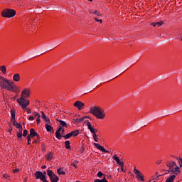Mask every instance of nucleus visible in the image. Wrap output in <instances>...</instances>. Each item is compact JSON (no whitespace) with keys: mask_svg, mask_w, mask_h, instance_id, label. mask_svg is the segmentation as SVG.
Here are the masks:
<instances>
[{"mask_svg":"<svg viewBox=\"0 0 182 182\" xmlns=\"http://www.w3.org/2000/svg\"><path fill=\"white\" fill-rule=\"evenodd\" d=\"M3 177H4V178H9V175H8V174H4L3 175Z\"/></svg>","mask_w":182,"mask_h":182,"instance_id":"46","label":"nucleus"},{"mask_svg":"<svg viewBox=\"0 0 182 182\" xmlns=\"http://www.w3.org/2000/svg\"><path fill=\"white\" fill-rule=\"evenodd\" d=\"M24 182H26L27 181V178H25L24 180H23Z\"/></svg>","mask_w":182,"mask_h":182,"instance_id":"55","label":"nucleus"},{"mask_svg":"<svg viewBox=\"0 0 182 182\" xmlns=\"http://www.w3.org/2000/svg\"><path fill=\"white\" fill-rule=\"evenodd\" d=\"M65 133V128H62V127H59V128L55 132V137L56 139H58V140H60L63 136H64Z\"/></svg>","mask_w":182,"mask_h":182,"instance_id":"8","label":"nucleus"},{"mask_svg":"<svg viewBox=\"0 0 182 182\" xmlns=\"http://www.w3.org/2000/svg\"><path fill=\"white\" fill-rule=\"evenodd\" d=\"M164 23L163 21H159V22H155V23H151V26L156 27V26H161Z\"/></svg>","mask_w":182,"mask_h":182,"instance_id":"20","label":"nucleus"},{"mask_svg":"<svg viewBox=\"0 0 182 182\" xmlns=\"http://www.w3.org/2000/svg\"><path fill=\"white\" fill-rule=\"evenodd\" d=\"M57 173H58V174H59V176H62V175L63 176V175L66 174V173L65 171H62L61 168H58L57 170Z\"/></svg>","mask_w":182,"mask_h":182,"instance_id":"29","label":"nucleus"},{"mask_svg":"<svg viewBox=\"0 0 182 182\" xmlns=\"http://www.w3.org/2000/svg\"><path fill=\"white\" fill-rule=\"evenodd\" d=\"M63 137L65 138V140H68V139H70V137H72V132H70L66 135H63Z\"/></svg>","mask_w":182,"mask_h":182,"instance_id":"28","label":"nucleus"},{"mask_svg":"<svg viewBox=\"0 0 182 182\" xmlns=\"http://www.w3.org/2000/svg\"><path fill=\"white\" fill-rule=\"evenodd\" d=\"M45 127L47 132H52V130H53V128L52 127V126L49 125V124H46Z\"/></svg>","mask_w":182,"mask_h":182,"instance_id":"25","label":"nucleus"},{"mask_svg":"<svg viewBox=\"0 0 182 182\" xmlns=\"http://www.w3.org/2000/svg\"><path fill=\"white\" fill-rule=\"evenodd\" d=\"M167 171H168V172H167V173H166V174H169V173H171V171H170V169H169V170H168Z\"/></svg>","mask_w":182,"mask_h":182,"instance_id":"54","label":"nucleus"},{"mask_svg":"<svg viewBox=\"0 0 182 182\" xmlns=\"http://www.w3.org/2000/svg\"><path fill=\"white\" fill-rule=\"evenodd\" d=\"M156 164H158V166L160 165V164H161V161H160V160H159V161H156Z\"/></svg>","mask_w":182,"mask_h":182,"instance_id":"51","label":"nucleus"},{"mask_svg":"<svg viewBox=\"0 0 182 182\" xmlns=\"http://www.w3.org/2000/svg\"><path fill=\"white\" fill-rule=\"evenodd\" d=\"M112 159L115 160V161L119 164V166H122L123 162L120 161V159H119V156H117V154L114 155L112 156Z\"/></svg>","mask_w":182,"mask_h":182,"instance_id":"16","label":"nucleus"},{"mask_svg":"<svg viewBox=\"0 0 182 182\" xmlns=\"http://www.w3.org/2000/svg\"><path fill=\"white\" fill-rule=\"evenodd\" d=\"M46 160H48V161H50V160H52V159H53V152L48 153L46 156Z\"/></svg>","mask_w":182,"mask_h":182,"instance_id":"18","label":"nucleus"},{"mask_svg":"<svg viewBox=\"0 0 182 182\" xmlns=\"http://www.w3.org/2000/svg\"><path fill=\"white\" fill-rule=\"evenodd\" d=\"M104 176V174L102 173V171H99L98 173H97V177H102V176Z\"/></svg>","mask_w":182,"mask_h":182,"instance_id":"45","label":"nucleus"},{"mask_svg":"<svg viewBox=\"0 0 182 182\" xmlns=\"http://www.w3.org/2000/svg\"><path fill=\"white\" fill-rule=\"evenodd\" d=\"M41 168H43V169L46 168V166H45V165L42 166H41Z\"/></svg>","mask_w":182,"mask_h":182,"instance_id":"53","label":"nucleus"},{"mask_svg":"<svg viewBox=\"0 0 182 182\" xmlns=\"http://www.w3.org/2000/svg\"><path fill=\"white\" fill-rule=\"evenodd\" d=\"M166 167H168L170 171L173 174L178 175L180 173V167L177 166V164L175 161H167L166 164Z\"/></svg>","mask_w":182,"mask_h":182,"instance_id":"4","label":"nucleus"},{"mask_svg":"<svg viewBox=\"0 0 182 182\" xmlns=\"http://www.w3.org/2000/svg\"><path fill=\"white\" fill-rule=\"evenodd\" d=\"M13 80L14 82H19V80H21V75L18 73L14 74V75L13 76Z\"/></svg>","mask_w":182,"mask_h":182,"instance_id":"17","label":"nucleus"},{"mask_svg":"<svg viewBox=\"0 0 182 182\" xmlns=\"http://www.w3.org/2000/svg\"><path fill=\"white\" fill-rule=\"evenodd\" d=\"M90 15H96V16H102V14H100V12H99L97 10H90L89 11Z\"/></svg>","mask_w":182,"mask_h":182,"instance_id":"15","label":"nucleus"},{"mask_svg":"<svg viewBox=\"0 0 182 182\" xmlns=\"http://www.w3.org/2000/svg\"><path fill=\"white\" fill-rule=\"evenodd\" d=\"M16 15V11L14 9H5L1 12L3 18H14Z\"/></svg>","mask_w":182,"mask_h":182,"instance_id":"5","label":"nucleus"},{"mask_svg":"<svg viewBox=\"0 0 182 182\" xmlns=\"http://www.w3.org/2000/svg\"><path fill=\"white\" fill-rule=\"evenodd\" d=\"M35 117H37L36 122L37 124H39L41 123V115L38 112H35Z\"/></svg>","mask_w":182,"mask_h":182,"instance_id":"21","label":"nucleus"},{"mask_svg":"<svg viewBox=\"0 0 182 182\" xmlns=\"http://www.w3.org/2000/svg\"><path fill=\"white\" fill-rule=\"evenodd\" d=\"M73 106L75 107H77L78 110H83L85 109V103L80 102V101H76L74 104Z\"/></svg>","mask_w":182,"mask_h":182,"instance_id":"11","label":"nucleus"},{"mask_svg":"<svg viewBox=\"0 0 182 182\" xmlns=\"http://www.w3.org/2000/svg\"><path fill=\"white\" fill-rule=\"evenodd\" d=\"M87 128L90 129V132L93 134L92 137L95 141L97 142V135L96 134V133H97V131H96V129H95V128L92 127V124L89 122H87Z\"/></svg>","mask_w":182,"mask_h":182,"instance_id":"7","label":"nucleus"},{"mask_svg":"<svg viewBox=\"0 0 182 182\" xmlns=\"http://www.w3.org/2000/svg\"><path fill=\"white\" fill-rule=\"evenodd\" d=\"M33 116H31L28 117V120L32 121V120H35V119H36V117H35V112H33Z\"/></svg>","mask_w":182,"mask_h":182,"instance_id":"34","label":"nucleus"},{"mask_svg":"<svg viewBox=\"0 0 182 182\" xmlns=\"http://www.w3.org/2000/svg\"><path fill=\"white\" fill-rule=\"evenodd\" d=\"M94 19L95 21H96V22H100V23H103V21L102 19H98L96 17H95Z\"/></svg>","mask_w":182,"mask_h":182,"instance_id":"41","label":"nucleus"},{"mask_svg":"<svg viewBox=\"0 0 182 182\" xmlns=\"http://www.w3.org/2000/svg\"><path fill=\"white\" fill-rule=\"evenodd\" d=\"M0 70L4 73V75H6V67L5 65L1 66Z\"/></svg>","mask_w":182,"mask_h":182,"instance_id":"26","label":"nucleus"},{"mask_svg":"<svg viewBox=\"0 0 182 182\" xmlns=\"http://www.w3.org/2000/svg\"><path fill=\"white\" fill-rule=\"evenodd\" d=\"M31 96V89L24 88L21 92L20 98L16 100L17 103H28L29 100L28 98Z\"/></svg>","mask_w":182,"mask_h":182,"instance_id":"3","label":"nucleus"},{"mask_svg":"<svg viewBox=\"0 0 182 182\" xmlns=\"http://www.w3.org/2000/svg\"><path fill=\"white\" fill-rule=\"evenodd\" d=\"M71 166H73V167H75V168H77V166H76V164H71Z\"/></svg>","mask_w":182,"mask_h":182,"instance_id":"50","label":"nucleus"},{"mask_svg":"<svg viewBox=\"0 0 182 182\" xmlns=\"http://www.w3.org/2000/svg\"><path fill=\"white\" fill-rule=\"evenodd\" d=\"M28 136L33 138L35 136H38V133L35 131V129L31 128L30 129V134L28 135Z\"/></svg>","mask_w":182,"mask_h":182,"instance_id":"14","label":"nucleus"},{"mask_svg":"<svg viewBox=\"0 0 182 182\" xmlns=\"http://www.w3.org/2000/svg\"><path fill=\"white\" fill-rule=\"evenodd\" d=\"M150 182H154V179H152L151 181H149Z\"/></svg>","mask_w":182,"mask_h":182,"instance_id":"56","label":"nucleus"},{"mask_svg":"<svg viewBox=\"0 0 182 182\" xmlns=\"http://www.w3.org/2000/svg\"><path fill=\"white\" fill-rule=\"evenodd\" d=\"M94 146L95 147H96V149H97L98 150H100L101 151H102L103 153H109V151L106 150L105 149V147H103L102 145H100V144L97 143H94Z\"/></svg>","mask_w":182,"mask_h":182,"instance_id":"12","label":"nucleus"},{"mask_svg":"<svg viewBox=\"0 0 182 182\" xmlns=\"http://www.w3.org/2000/svg\"><path fill=\"white\" fill-rule=\"evenodd\" d=\"M85 118H86V117L80 118V119L76 118L74 119V123H82V122H83L85 120Z\"/></svg>","mask_w":182,"mask_h":182,"instance_id":"23","label":"nucleus"},{"mask_svg":"<svg viewBox=\"0 0 182 182\" xmlns=\"http://www.w3.org/2000/svg\"><path fill=\"white\" fill-rule=\"evenodd\" d=\"M0 87H1V89H6L9 92H13V93L21 92V87L15 85L14 82L2 77V75H0Z\"/></svg>","mask_w":182,"mask_h":182,"instance_id":"1","label":"nucleus"},{"mask_svg":"<svg viewBox=\"0 0 182 182\" xmlns=\"http://www.w3.org/2000/svg\"><path fill=\"white\" fill-rule=\"evenodd\" d=\"M13 173H19V168H16L13 171Z\"/></svg>","mask_w":182,"mask_h":182,"instance_id":"47","label":"nucleus"},{"mask_svg":"<svg viewBox=\"0 0 182 182\" xmlns=\"http://www.w3.org/2000/svg\"><path fill=\"white\" fill-rule=\"evenodd\" d=\"M11 119H15V110L11 109Z\"/></svg>","mask_w":182,"mask_h":182,"instance_id":"33","label":"nucleus"},{"mask_svg":"<svg viewBox=\"0 0 182 182\" xmlns=\"http://www.w3.org/2000/svg\"><path fill=\"white\" fill-rule=\"evenodd\" d=\"M11 122L13 123L14 126H16V123H18V122H16V119L15 118H11Z\"/></svg>","mask_w":182,"mask_h":182,"instance_id":"38","label":"nucleus"},{"mask_svg":"<svg viewBox=\"0 0 182 182\" xmlns=\"http://www.w3.org/2000/svg\"><path fill=\"white\" fill-rule=\"evenodd\" d=\"M23 130V129L22 128V127H21L20 128H18V133H22Z\"/></svg>","mask_w":182,"mask_h":182,"instance_id":"48","label":"nucleus"},{"mask_svg":"<svg viewBox=\"0 0 182 182\" xmlns=\"http://www.w3.org/2000/svg\"><path fill=\"white\" fill-rule=\"evenodd\" d=\"M33 143H36V144H39V141L36 140V139H33Z\"/></svg>","mask_w":182,"mask_h":182,"instance_id":"49","label":"nucleus"},{"mask_svg":"<svg viewBox=\"0 0 182 182\" xmlns=\"http://www.w3.org/2000/svg\"><path fill=\"white\" fill-rule=\"evenodd\" d=\"M176 160H178V164H179L180 167H182V159L178 158V157H176Z\"/></svg>","mask_w":182,"mask_h":182,"instance_id":"35","label":"nucleus"},{"mask_svg":"<svg viewBox=\"0 0 182 182\" xmlns=\"http://www.w3.org/2000/svg\"><path fill=\"white\" fill-rule=\"evenodd\" d=\"M85 151V146H82L80 148V149L78 151V153H80V154H82V153Z\"/></svg>","mask_w":182,"mask_h":182,"instance_id":"36","label":"nucleus"},{"mask_svg":"<svg viewBox=\"0 0 182 182\" xmlns=\"http://www.w3.org/2000/svg\"><path fill=\"white\" fill-rule=\"evenodd\" d=\"M120 167H121V170L122 171H123L124 173H126V170H124V163L122 162V165H119Z\"/></svg>","mask_w":182,"mask_h":182,"instance_id":"37","label":"nucleus"},{"mask_svg":"<svg viewBox=\"0 0 182 182\" xmlns=\"http://www.w3.org/2000/svg\"><path fill=\"white\" fill-rule=\"evenodd\" d=\"M134 174H136V177L137 180H139V181H144V176H143V173H141V172H140L139 170L134 168Z\"/></svg>","mask_w":182,"mask_h":182,"instance_id":"10","label":"nucleus"},{"mask_svg":"<svg viewBox=\"0 0 182 182\" xmlns=\"http://www.w3.org/2000/svg\"><path fill=\"white\" fill-rule=\"evenodd\" d=\"M88 1H90V2H93V0H88Z\"/></svg>","mask_w":182,"mask_h":182,"instance_id":"57","label":"nucleus"},{"mask_svg":"<svg viewBox=\"0 0 182 182\" xmlns=\"http://www.w3.org/2000/svg\"><path fill=\"white\" fill-rule=\"evenodd\" d=\"M80 133V131L79 130H75L71 132L72 136H73L74 137H76V136H79Z\"/></svg>","mask_w":182,"mask_h":182,"instance_id":"24","label":"nucleus"},{"mask_svg":"<svg viewBox=\"0 0 182 182\" xmlns=\"http://www.w3.org/2000/svg\"><path fill=\"white\" fill-rule=\"evenodd\" d=\"M60 126H62L63 127H68V124H66V122L65 121H62V120H58Z\"/></svg>","mask_w":182,"mask_h":182,"instance_id":"27","label":"nucleus"},{"mask_svg":"<svg viewBox=\"0 0 182 182\" xmlns=\"http://www.w3.org/2000/svg\"><path fill=\"white\" fill-rule=\"evenodd\" d=\"M23 137H26V136H28V130H26V129L23 130Z\"/></svg>","mask_w":182,"mask_h":182,"instance_id":"40","label":"nucleus"},{"mask_svg":"<svg viewBox=\"0 0 182 182\" xmlns=\"http://www.w3.org/2000/svg\"><path fill=\"white\" fill-rule=\"evenodd\" d=\"M31 139H32V136H27V140H28V144H31Z\"/></svg>","mask_w":182,"mask_h":182,"instance_id":"44","label":"nucleus"},{"mask_svg":"<svg viewBox=\"0 0 182 182\" xmlns=\"http://www.w3.org/2000/svg\"><path fill=\"white\" fill-rule=\"evenodd\" d=\"M44 121L46 122V124H52V123H50V119L48 118V117L44 119Z\"/></svg>","mask_w":182,"mask_h":182,"instance_id":"31","label":"nucleus"},{"mask_svg":"<svg viewBox=\"0 0 182 182\" xmlns=\"http://www.w3.org/2000/svg\"><path fill=\"white\" fill-rule=\"evenodd\" d=\"M16 136L18 139H22V132H17Z\"/></svg>","mask_w":182,"mask_h":182,"instance_id":"39","label":"nucleus"},{"mask_svg":"<svg viewBox=\"0 0 182 182\" xmlns=\"http://www.w3.org/2000/svg\"><path fill=\"white\" fill-rule=\"evenodd\" d=\"M42 176L44 178V181L48 182V180H46V171L42 172Z\"/></svg>","mask_w":182,"mask_h":182,"instance_id":"32","label":"nucleus"},{"mask_svg":"<svg viewBox=\"0 0 182 182\" xmlns=\"http://www.w3.org/2000/svg\"><path fill=\"white\" fill-rule=\"evenodd\" d=\"M42 114H41V117L42 119H46L47 117H46V114H45V112H41Z\"/></svg>","mask_w":182,"mask_h":182,"instance_id":"42","label":"nucleus"},{"mask_svg":"<svg viewBox=\"0 0 182 182\" xmlns=\"http://www.w3.org/2000/svg\"><path fill=\"white\" fill-rule=\"evenodd\" d=\"M37 136V139L39 140L41 139V136H39V134H37V135H36Z\"/></svg>","mask_w":182,"mask_h":182,"instance_id":"52","label":"nucleus"},{"mask_svg":"<svg viewBox=\"0 0 182 182\" xmlns=\"http://www.w3.org/2000/svg\"><path fill=\"white\" fill-rule=\"evenodd\" d=\"M42 172L39 171H36V173H34V176L35 177L37 178V179H39L41 180V181L43 182H45V179L43 178V176L42 175Z\"/></svg>","mask_w":182,"mask_h":182,"instance_id":"13","label":"nucleus"},{"mask_svg":"<svg viewBox=\"0 0 182 182\" xmlns=\"http://www.w3.org/2000/svg\"><path fill=\"white\" fill-rule=\"evenodd\" d=\"M19 106L23 109V110H26L28 114H31L32 113V110H31V108L28 107L30 105V102H22L18 104Z\"/></svg>","mask_w":182,"mask_h":182,"instance_id":"9","label":"nucleus"},{"mask_svg":"<svg viewBox=\"0 0 182 182\" xmlns=\"http://www.w3.org/2000/svg\"><path fill=\"white\" fill-rule=\"evenodd\" d=\"M176 179V174L171 175L170 177H168L166 182H174V180Z\"/></svg>","mask_w":182,"mask_h":182,"instance_id":"19","label":"nucleus"},{"mask_svg":"<svg viewBox=\"0 0 182 182\" xmlns=\"http://www.w3.org/2000/svg\"><path fill=\"white\" fill-rule=\"evenodd\" d=\"M95 182H109L106 180V176H104L102 179H96Z\"/></svg>","mask_w":182,"mask_h":182,"instance_id":"30","label":"nucleus"},{"mask_svg":"<svg viewBox=\"0 0 182 182\" xmlns=\"http://www.w3.org/2000/svg\"><path fill=\"white\" fill-rule=\"evenodd\" d=\"M65 149L70 150L72 148L70 147V141H65Z\"/></svg>","mask_w":182,"mask_h":182,"instance_id":"22","label":"nucleus"},{"mask_svg":"<svg viewBox=\"0 0 182 182\" xmlns=\"http://www.w3.org/2000/svg\"><path fill=\"white\" fill-rule=\"evenodd\" d=\"M47 174L51 182H58L59 181V177L52 171L50 169L47 170Z\"/></svg>","mask_w":182,"mask_h":182,"instance_id":"6","label":"nucleus"},{"mask_svg":"<svg viewBox=\"0 0 182 182\" xmlns=\"http://www.w3.org/2000/svg\"><path fill=\"white\" fill-rule=\"evenodd\" d=\"M16 129H20L21 127H22V124L17 122L16 124Z\"/></svg>","mask_w":182,"mask_h":182,"instance_id":"43","label":"nucleus"},{"mask_svg":"<svg viewBox=\"0 0 182 182\" xmlns=\"http://www.w3.org/2000/svg\"><path fill=\"white\" fill-rule=\"evenodd\" d=\"M90 113L99 120H103L105 119V117H106V112H105V109L99 106L92 107L90 109Z\"/></svg>","mask_w":182,"mask_h":182,"instance_id":"2","label":"nucleus"}]
</instances>
